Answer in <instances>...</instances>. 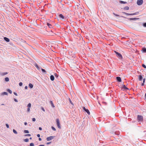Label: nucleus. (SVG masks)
Instances as JSON below:
<instances>
[{
	"label": "nucleus",
	"instance_id": "25",
	"mask_svg": "<svg viewBox=\"0 0 146 146\" xmlns=\"http://www.w3.org/2000/svg\"><path fill=\"white\" fill-rule=\"evenodd\" d=\"M7 91L10 94H11L12 93V91L10 89H8L7 90Z\"/></svg>",
	"mask_w": 146,
	"mask_h": 146
},
{
	"label": "nucleus",
	"instance_id": "57",
	"mask_svg": "<svg viewBox=\"0 0 146 146\" xmlns=\"http://www.w3.org/2000/svg\"><path fill=\"white\" fill-rule=\"evenodd\" d=\"M145 98L146 99V93H145Z\"/></svg>",
	"mask_w": 146,
	"mask_h": 146
},
{
	"label": "nucleus",
	"instance_id": "30",
	"mask_svg": "<svg viewBox=\"0 0 146 146\" xmlns=\"http://www.w3.org/2000/svg\"><path fill=\"white\" fill-rule=\"evenodd\" d=\"M31 106V104L30 103H29L27 105L28 108H30Z\"/></svg>",
	"mask_w": 146,
	"mask_h": 146
},
{
	"label": "nucleus",
	"instance_id": "31",
	"mask_svg": "<svg viewBox=\"0 0 146 146\" xmlns=\"http://www.w3.org/2000/svg\"><path fill=\"white\" fill-rule=\"evenodd\" d=\"M143 25L144 27H146V23H143Z\"/></svg>",
	"mask_w": 146,
	"mask_h": 146
},
{
	"label": "nucleus",
	"instance_id": "1",
	"mask_svg": "<svg viewBox=\"0 0 146 146\" xmlns=\"http://www.w3.org/2000/svg\"><path fill=\"white\" fill-rule=\"evenodd\" d=\"M114 52L116 54L117 56L120 59H122V56L121 54L115 51H114Z\"/></svg>",
	"mask_w": 146,
	"mask_h": 146
},
{
	"label": "nucleus",
	"instance_id": "45",
	"mask_svg": "<svg viewBox=\"0 0 146 146\" xmlns=\"http://www.w3.org/2000/svg\"><path fill=\"white\" fill-rule=\"evenodd\" d=\"M139 12H136V13H135V15H138L139 14Z\"/></svg>",
	"mask_w": 146,
	"mask_h": 146
},
{
	"label": "nucleus",
	"instance_id": "53",
	"mask_svg": "<svg viewBox=\"0 0 146 146\" xmlns=\"http://www.w3.org/2000/svg\"><path fill=\"white\" fill-rule=\"evenodd\" d=\"M144 85V83L143 82L141 84V86H143Z\"/></svg>",
	"mask_w": 146,
	"mask_h": 146
},
{
	"label": "nucleus",
	"instance_id": "19",
	"mask_svg": "<svg viewBox=\"0 0 146 146\" xmlns=\"http://www.w3.org/2000/svg\"><path fill=\"white\" fill-rule=\"evenodd\" d=\"M50 104H51L52 106L53 107V108H54V104H53V102L52 101H50Z\"/></svg>",
	"mask_w": 146,
	"mask_h": 146
},
{
	"label": "nucleus",
	"instance_id": "24",
	"mask_svg": "<svg viewBox=\"0 0 146 146\" xmlns=\"http://www.w3.org/2000/svg\"><path fill=\"white\" fill-rule=\"evenodd\" d=\"M122 13L128 15H130V13H126L124 12H122Z\"/></svg>",
	"mask_w": 146,
	"mask_h": 146
},
{
	"label": "nucleus",
	"instance_id": "17",
	"mask_svg": "<svg viewBox=\"0 0 146 146\" xmlns=\"http://www.w3.org/2000/svg\"><path fill=\"white\" fill-rule=\"evenodd\" d=\"M59 17L60 18H61L62 19H63L64 18V16L62 14H60L59 15Z\"/></svg>",
	"mask_w": 146,
	"mask_h": 146
},
{
	"label": "nucleus",
	"instance_id": "49",
	"mask_svg": "<svg viewBox=\"0 0 146 146\" xmlns=\"http://www.w3.org/2000/svg\"><path fill=\"white\" fill-rule=\"evenodd\" d=\"M51 142H48L46 143V144L47 145H48V144H50L51 143Z\"/></svg>",
	"mask_w": 146,
	"mask_h": 146
},
{
	"label": "nucleus",
	"instance_id": "22",
	"mask_svg": "<svg viewBox=\"0 0 146 146\" xmlns=\"http://www.w3.org/2000/svg\"><path fill=\"white\" fill-rule=\"evenodd\" d=\"M124 9L125 10H128L129 9V7L128 6H126L124 7Z\"/></svg>",
	"mask_w": 146,
	"mask_h": 146
},
{
	"label": "nucleus",
	"instance_id": "15",
	"mask_svg": "<svg viewBox=\"0 0 146 146\" xmlns=\"http://www.w3.org/2000/svg\"><path fill=\"white\" fill-rule=\"evenodd\" d=\"M8 74V72H5L3 73H0V74L2 76H4Z\"/></svg>",
	"mask_w": 146,
	"mask_h": 146
},
{
	"label": "nucleus",
	"instance_id": "56",
	"mask_svg": "<svg viewBox=\"0 0 146 146\" xmlns=\"http://www.w3.org/2000/svg\"><path fill=\"white\" fill-rule=\"evenodd\" d=\"M38 146H44V145H39Z\"/></svg>",
	"mask_w": 146,
	"mask_h": 146
},
{
	"label": "nucleus",
	"instance_id": "4",
	"mask_svg": "<svg viewBox=\"0 0 146 146\" xmlns=\"http://www.w3.org/2000/svg\"><path fill=\"white\" fill-rule=\"evenodd\" d=\"M143 2V0H137V4L139 5H141Z\"/></svg>",
	"mask_w": 146,
	"mask_h": 146
},
{
	"label": "nucleus",
	"instance_id": "36",
	"mask_svg": "<svg viewBox=\"0 0 146 146\" xmlns=\"http://www.w3.org/2000/svg\"><path fill=\"white\" fill-rule=\"evenodd\" d=\"M34 145L33 143H30V146H34Z\"/></svg>",
	"mask_w": 146,
	"mask_h": 146
},
{
	"label": "nucleus",
	"instance_id": "32",
	"mask_svg": "<svg viewBox=\"0 0 146 146\" xmlns=\"http://www.w3.org/2000/svg\"><path fill=\"white\" fill-rule=\"evenodd\" d=\"M51 128L54 131H55L56 130V129H55V128L54 127H53V126H52L51 127Z\"/></svg>",
	"mask_w": 146,
	"mask_h": 146
},
{
	"label": "nucleus",
	"instance_id": "9",
	"mask_svg": "<svg viewBox=\"0 0 146 146\" xmlns=\"http://www.w3.org/2000/svg\"><path fill=\"white\" fill-rule=\"evenodd\" d=\"M121 88L124 90H129V89L127 87H126V86L125 85H122Z\"/></svg>",
	"mask_w": 146,
	"mask_h": 146
},
{
	"label": "nucleus",
	"instance_id": "37",
	"mask_svg": "<svg viewBox=\"0 0 146 146\" xmlns=\"http://www.w3.org/2000/svg\"><path fill=\"white\" fill-rule=\"evenodd\" d=\"M19 86H21L23 85V83L22 82H20L19 84Z\"/></svg>",
	"mask_w": 146,
	"mask_h": 146
},
{
	"label": "nucleus",
	"instance_id": "60",
	"mask_svg": "<svg viewBox=\"0 0 146 146\" xmlns=\"http://www.w3.org/2000/svg\"><path fill=\"white\" fill-rule=\"evenodd\" d=\"M29 139H32V137H30V138Z\"/></svg>",
	"mask_w": 146,
	"mask_h": 146
},
{
	"label": "nucleus",
	"instance_id": "42",
	"mask_svg": "<svg viewBox=\"0 0 146 146\" xmlns=\"http://www.w3.org/2000/svg\"><path fill=\"white\" fill-rule=\"evenodd\" d=\"M32 121H36V119L35 118H32Z\"/></svg>",
	"mask_w": 146,
	"mask_h": 146
},
{
	"label": "nucleus",
	"instance_id": "43",
	"mask_svg": "<svg viewBox=\"0 0 146 146\" xmlns=\"http://www.w3.org/2000/svg\"><path fill=\"white\" fill-rule=\"evenodd\" d=\"M6 126L7 128H9V125L8 124H6Z\"/></svg>",
	"mask_w": 146,
	"mask_h": 146
},
{
	"label": "nucleus",
	"instance_id": "39",
	"mask_svg": "<svg viewBox=\"0 0 146 146\" xmlns=\"http://www.w3.org/2000/svg\"><path fill=\"white\" fill-rule=\"evenodd\" d=\"M31 135L30 134H27L25 135V136H31Z\"/></svg>",
	"mask_w": 146,
	"mask_h": 146
},
{
	"label": "nucleus",
	"instance_id": "13",
	"mask_svg": "<svg viewBox=\"0 0 146 146\" xmlns=\"http://www.w3.org/2000/svg\"><path fill=\"white\" fill-rule=\"evenodd\" d=\"M41 70L43 73H44L45 74H46V71L45 69L42 68H41Z\"/></svg>",
	"mask_w": 146,
	"mask_h": 146
},
{
	"label": "nucleus",
	"instance_id": "2",
	"mask_svg": "<svg viewBox=\"0 0 146 146\" xmlns=\"http://www.w3.org/2000/svg\"><path fill=\"white\" fill-rule=\"evenodd\" d=\"M137 119L139 121L141 122L143 121V116L141 115H138Z\"/></svg>",
	"mask_w": 146,
	"mask_h": 146
},
{
	"label": "nucleus",
	"instance_id": "54",
	"mask_svg": "<svg viewBox=\"0 0 146 146\" xmlns=\"http://www.w3.org/2000/svg\"><path fill=\"white\" fill-rule=\"evenodd\" d=\"M27 122H25L24 123V125H27Z\"/></svg>",
	"mask_w": 146,
	"mask_h": 146
},
{
	"label": "nucleus",
	"instance_id": "3",
	"mask_svg": "<svg viewBox=\"0 0 146 146\" xmlns=\"http://www.w3.org/2000/svg\"><path fill=\"white\" fill-rule=\"evenodd\" d=\"M56 122L58 127V128L60 129L61 128V127L60 125V121L58 119H56Z\"/></svg>",
	"mask_w": 146,
	"mask_h": 146
},
{
	"label": "nucleus",
	"instance_id": "51",
	"mask_svg": "<svg viewBox=\"0 0 146 146\" xmlns=\"http://www.w3.org/2000/svg\"><path fill=\"white\" fill-rule=\"evenodd\" d=\"M145 78H144V79H143V83H144V82H145Z\"/></svg>",
	"mask_w": 146,
	"mask_h": 146
},
{
	"label": "nucleus",
	"instance_id": "52",
	"mask_svg": "<svg viewBox=\"0 0 146 146\" xmlns=\"http://www.w3.org/2000/svg\"><path fill=\"white\" fill-rule=\"evenodd\" d=\"M39 129L40 130H42V128L41 127H39Z\"/></svg>",
	"mask_w": 146,
	"mask_h": 146
},
{
	"label": "nucleus",
	"instance_id": "35",
	"mask_svg": "<svg viewBox=\"0 0 146 146\" xmlns=\"http://www.w3.org/2000/svg\"><path fill=\"white\" fill-rule=\"evenodd\" d=\"M30 111V108H28L27 110V112H29Z\"/></svg>",
	"mask_w": 146,
	"mask_h": 146
},
{
	"label": "nucleus",
	"instance_id": "58",
	"mask_svg": "<svg viewBox=\"0 0 146 146\" xmlns=\"http://www.w3.org/2000/svg\"><path fill=\"white\" fill-rule=\"evenodd\" d=\"M121 17H122L124 18H125V17H123V16H121Z\"/></svg>",
	"mask_w": 146,
	"mask_h": 146
},
{
	"label": "nucleus",
	"instance_id": "41",
	"mask_svg": "<svg viewBox=\"0 0 146 146\" xmlns=\"http://www.w3.org/2000/svg\"><path fill=\"white\" fill-rule=\"evenodd\" d=\"M41 109L43 111H45V110L43 107H42L41 108Z\"/></svg>",
	"mask_w": 146,
	"mask_h": 146
},
{
	"label": "nucleus",
	"instance_id": "59",
	"mask_svg": "<svg viewBox=\"0 0 146 146\" xmlns=\"http://www.w3.org/2000/svg\"><path fill=\"white\" fill-rule=\"evenodd\" d=\"M5 104H1V105H4Z\"/></svg>",
	"mask_w": 146,
	"mask_h": 146
},
{
	"label": "nucleus",
	"instance_id": "50",
	"mask_svg": "<svg viewBox=\"0 0 146 146\" xmlns=\"http://www.w3.org/2000/svg\"><path fill=\"white\" fill-rule=\"evenodd\" d=\"M37 137H40V135L39 134H37Z\"/></svg>",
	"mask_w": 146,
	"mask_h": 146
},
{
	"label": "nucleus",
	"instance_id": "20",
	"mask_svg": "<svg viewBox=\"0 0 146 146\" xmlns=\"http://www.w3.org/2000/svg\"><path fill=\"white\" fill-rule=\"evenodd\" d=\"M47 25L48 26V27L50 28H51L52 27V25L51 24H50L49 23H47Z\"/></svg>",
	"mask_w": 146,
	"mask_h": 146
},
{
	"label": "nucleus",
	"instance_id": "14",
	"mask_svg": "<svg viewBox=\"0 0 146 146\" xmlns=\"http://www.w3.org/2000/svg\"><path fill=\"white\" fill-rule=\"evenodd\" d=\"M50 79L51 81H53L54 79V76L52 75H51L50 76Z\"/></svg>",
	"mask_w": 146,
	"mask_h": 146
},
{
	"label": "nucleus",
	"instance_id": "6",
	"mask_svg": "<svg viewBox=\"0 0 146 146\" xmlns=\"http://www.w3.org/2000/svg\"><path fill=\"white\" fill-rule=\"evenodd\" d=\"M55 137L54 136H51L46 138L47 141H49L52 140Z\"/></svg>",
	"mask_w": 146,
	"mask_h": 146
},
{
	"label": "nucleus",
	"instance_id": "48",
	"mask_svg": "<svg viewBox=\"0 0 146 146\" xmlns=\"http://www.w3.org/2000/svg\"><path fill=\"white\" fill-rule=\"evenodd\" d=\"M25 89H27L28 88V87L27 86H26L25 87Z\"/></svg>",
	"mask_w": 146,
	"mask_h": 146
},
{
	"label": "nucleus",
	"instance_id": "29",
	"mask_svg": "<svg viewBox=\"0 0 146 146\" xmlns=\"http://www.w3.org/2000/svg\"><path fill=\"white\" fill-rule=\"evenodd\" d=\"M13 132L15 133V134H17V131L14 129H13Z\"/></svg>",
	"mask_w": 146,
	"mask_h": 146
},
{
	"label": "nucleus",
	"instance_id": "38",
	"mask_svg": "<svg viewBox=\"0 0 146 146\" xmlns=\"http://www.w3.org/2000/svg\"><path fill=\"white\" fill-rule=\"evenodd\" d=\"M113 14L116 16H119V15L116 14L114 13H113Z\"/></svg>",
	"mask_w": 146,
	"mask_h": 146
},
{
	"label": "nucleus",
	"instance_id": "7",
	"mask_svg": "<svg viewBox=\"0 0 146 146\" xmlns=\"http://www.w3.org/2000/svg\"><path fill=\"white\" fill-rule=\"evenodd\" d=\"M34 65L38 69V70H40L41 68L40 66H39L36 63H35Z\"/></svg>",
	"mask_w": 146,
	"mask_h": 146
},
{
	"label": "nucleus",
	"instance_id": "11",
	"mask_svg": "<svg viewBox=\"0 0 146 146\" xmlns=\"http://www.w3.org/2000/svg\"><path fill=\"white\" fill-rule=\"evenodd\" d=\"M4 39L5 41L7 42H8L10 41L9 39L7 37H4Z\"/></svg>",
	"mask_w": 146,
	"mask_h": 146
},
{
	"label": "nucleus",
	"instance_id": "5",
	"mask_svg": "<svg viewBox=\"0 0 146 146\" xmlns=\"http://www.w3.org/2000/svg\"><path fill=\"white\" fill-rule=\"evenodd\" d=\"M82 108L86 112L88 115H90V113L88 109H86L84 107H82Z\"/></svg>",
	"mask_w": 146,
	"mask_h": 146
},
{
	"label": "nucleus",
	"instance_id": "8",
	"mask_svg": "<svg viewBox=\"0 0 146 146\" xmlns=\"http://www.w3.org/2000/svg\"><path fill=\"white\" fill-rule=\"evenodd\" d=\"M116 80L119 82H120L121 81V78L120 77H117L116 78Z\"/></svg>",
	"mask_w": 146,
	"mask_h": 146
},
{
	"label": "nucleus",
	"instance_id": "28",
	"mask_svg": "<svg viewBox=\"0 0 146 146\" xmlns=\"http://www.w3.org/2000/svg\"><path fill=\"white\" fill-rule=\"evenodd\" d=\"M69 100L70 103L72 105H74L73 103L72 102L71 100L69 98Z\"/></svg>",
	"mask_w": 146,
	"mask_h": 146
},
{
	"label": "nucleus",
	"instance_id": "34",
	"mask_svg": "<svg viewBox=\"0 0 146 146\" xmlns=\"http://www.w3.org/2000/svg\"><path fill=\"white\" fill-rule=\"evenodd\" d=\"M54 75L57 78L58 76V75L56 73H55L54 74Z\"/></svg>",
	"mask_w": 146,
	"mask_h": 146
},
{
	"label": "nucleus",
	"instance_id": "12",
	"mask_svg": "<svg viewBox=\"0 0 146 146\" xmlns=\"http://www.w3.org/2000/svg\"><path fill=\"white\" fill-rule=\"evenodd\" d=\"M139 81H142L143 79V77L141 75H140L139 76Z\"/></svg>",
	"mask_w": 146,
	"mask_h": 146
},
{
	"label": "nucleus",
	"instance_id": "46",
	"mask_svg": "<svg viewBox=\"0 0 146 146\" xmlns=\"http://www.w3.org/2000/svg\"><path fill=\"white\" fill-rule=\"evenodd\" d=\"M135 15V13H130V15Z\"/></svg>",
	"mask_w": 146,
	"mask_h": 146
},
{
	"label": "nucleus",
	"instance_id": "40",
	"mask_svg": "<svg viewBox=\"0 0 146 146\" xmlns=\"http://www.w3.org/2000/svg\"><path fill=\"white\" fill-rule=\"evenodd\" d=\"M143 51L144 52H146V48L143 49Z\"/></svg>",
	"mask_w": 146,
	"mask_h": 146
},
{
	"label": "nucleus",
	"instance_id": "18",
	"mask_svg": "<svg viewBox=\"0 0 146 146\" xmlns=\"http://www.w3.org/2000/svg\"><path fill=\"white\" fill-rule=\"evenodd\" d=\"M139 18H130L129 19L130 20H134L135 21L139 19Z\"/></svg>",
	"mask_w": 146,
	"mask_h": 146
},
{
	"label": "nucleus",
	"instance_id": "47",
	"mask_svg": "<svg viewBox=\"0 0 146 146\" xmlns=\"http://www.w3.org/2000/svg\"><path fill=\"white\" fill-rule=\"evenodd\" d=\"M14 94H15V96H17V93H15V92H14Z\"/></svg>",
	"mask_w": 146,
	"mask_h": 146
},
{
	"label": "nucleus",
	"instance_id": "27",
	"mask_svg": "<svg viewBox=\"0 0 146 146\" xmlns=\"http://www.w3.org/2000/svg\"><path fill=\"white\" fill-rule=\"evenodd\" d=\"M29 141V139H27H27H24V141L25 142H28Z\"/></svg>",
	"mask_w": 146,
	"mask_h": 146
},
{
	"label": "nucleus",
	"instance_id": "33",
	"mask_svg": "<svg viewBox=\"0 0 146 146\" xmlns=\"http://www.w3.org/2000/svg\"><path fill=\"white\" fill-rule=\"evenodd\" d=\"M143 67L145 68H146V66L144 64H143L142 65Z\"/></svg>",
	"mask_w": 146,
	"mask_h": 146
},
{
	"label": "nucleus",
	"instance_id": "23",
	"mask_svg": "<svg viewBox=\"0 0 146 146\" xmlns=\"http://www.w3.org/2000/svg\"><path fill=\"white\" fill-rule=\"evenodd\" d=\"M120 2L121 4H125V3H127L126 2H125V1H120Z\"/></svg>",
	"mask_w": 146,
	"mask_h": 146
},
{
	"label": "nucleus",
	"instance_id": "16",
	"mask_svg": "<svg viewBox=\"0 0 146 146\" xmlns=\"http://www.w3.org/2000/svg\"><path fill=\"white\" fill-rule=\"evenodd\" d=\"M29 86L30 88H32L33 87V85L31 83H29Z\"/></svg>",
	"mask_w": 146,
	"mask_h": 146
},
{
	"label": "nucleus",
	"instance_id": "26",
	"mask_svg": "<svg viewBox=\"0 0 146 146\" xmlns=\"http://www.w3.org/2000/svg\"><path fill=\"white\" fill-rule=\"evenodd\" d=\"M24 132L25 133H29V131L28 130H24Z\"/></svg>",
	"mask_w": 146,
	"mask_h": 146
},
{
	"label": "nucleus",
	"instance_id": "10",
	"mask_svg": "<svg viewBox=\"0 0 146 146\" xmlns=\"http://www.w3.org/2000/svg\"><path fill=\"white\" fill-rule=\"evenodd\" d=\"M1 96H4V95H7L8 93L7 92H3L1 93Z\"/></svg>",
	"mask_w": 146,
	"mask_h": 146
},
{
	"label": "nucleus",
	"instance_id": "21",
	"mask_svg": "<svg viewBox=\"0 0 146 146\" xmlns=\"http://www.w3.org/2000/svg\"><path fill=\"white\" fill-rule=\"evenodd\" d=\"M5 81L6 82H8L9 81V79L8 77H6L5 78Z\"/></svg>",
	"mask_w": 146,
	"mask_h": 146
},
{
	"label": "nucleus",
	"instance_id": "44",
	"mask_svg": "<svg viewBox=\"0 0 146 146\" xmlns=\"http://www.w3.org/2000/svg\"><path fill=\"white\" fill-rule=\"evenodd\" d=\"M14 100L15 101V102H18V100L16 99L15 98L14 99Z\"/></svg>",
	"mask_w": 146,
	"mask_h": 146
},
{
	"label": "nucleus",
	"instance_id": "55",
	"mask_svg": "<svg viewBox=\"0 0 146 146\" xmlns=\"http://www.w3.org/2000/svg\"><path fill=\"white\" fill-rule=\"evenodd\" d=\"M38 140H39V141H41V140L42 139H41V138H38Z\"/></svg>",
	"mask_w": 146,
	"mask_h": 146
}]
</instances>
